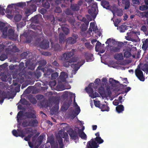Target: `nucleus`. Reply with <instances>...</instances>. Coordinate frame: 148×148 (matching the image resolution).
<instances>
[{
	"label": "nucleus",
	"mask_w": 148,
	"mask_h": 148,
	"mask_svg": "<svg viewBox=\"0 0 148 148\" xmlns=\"http://www.w3.org/2000/svg\"><path fill=\"white\" fill-rule=\"evenodd\" d=\"M75 50L73 49L70 51L66 52L64 53L63 56L64 58V60H68L69 61L66 62L64 64V66L66 67H69L70 65L69 64V63H71L73 62L71 65H72V67L73 68L74 71L76 72L80 68V67L82 66L85 62V60H82L80 61L77 62L76 63V62L77 61V58H72L71 60V59L73 58V56L74 54Z\"/></svg>",
	"instance_id": "obj_1"
},
{
	"label": "nucleus",
	"mask_w": 148,
	"mask_h": 148,
	"mask_svg": "<svg viewBox=\"0 0 148 148\" xmlns=\"http://www.w3.org/2000/svg\"><path fill=\"white\" fill-rule=\"evenodd\" d=\"M41 75H12V77L14 78V77H17L16 81L21 84H22L24 81V78L23 77H27L29 79L32 80V81H28V84L29 85H32L35 82V79L32 77H35L37 79H38L41 77Z\"/></svg>",
	"instance_id": "obj_2"
},
{
	"label": "nucleus",
	"mask_w": 148,
	"mask_h": 148,
	"mask_svg": "<svg viewBox=\"0 0 148 148\" xmlns=\"http://www.w3.org/2000/svg\"><path fill=\"white\" fill-rule=\"evenodd\" d=\"M34 35V32L31 30H27L23 33V35L26 39V41L28 42H30Z\"/></svg>",
	"instance_id": "obj_3"
},
{
	"label": "nucleus",
	"mask_w": 148,
	"mask_h": 148,
	"mask_svg": "<svg viewBox=\"0 0 148 148\" xmlns=\"http://www.w3.org/2000/svg\"><path fill=\"white\" fill-rule=\"evenodd\" d=\"M68 134L70 136L71 139L74 140H76L78 138V134L75 130H73L72 128L69 129L67 131Z\"/></svg>",
	"instance_id": "obj_4"
},
{
	"label": "nucleus",
	"mask_w": 148,
	"mask_h": 148,
	"mask_svg": "<svg viewBox=\"0 0 148 148\" xmlns=\"http://www.w3.org/2000/svg\"><path fill=\"white\" fill-rule=\"evenodd\" d=\"M30 5L29 8L27 9L25 11V13L26 16H29L32 12H35L36 10V5L33 3H31Z\"/></svg>",
	"instance_id": "obj_5"
},
{
	"label": "nucleus",
	"mask_w": 148,
	"mask_h": 148,
	"mask_svg": "<svg viewBox=\"0 0 148 148\" xmlns=\"http://www.w3.org/2000/svg\"><path fill=\"white\" fill-rule=\"evenodd\" d=\"M29 57L27 59H26V60H25L26 62H25V65L27 67L29 66L28 68L29 69L33 70L34 69L33 66L30 67L31 66L29 65L31 61H33L34 59V56L32 55V53L29 54Z\"/></svg>",
	"instance_id": "obj_6"
},
{
	"label": "nucleus",
	"mask_w": 148,
	"mask_h": 148,
	"mask_svg": "<svg viewBox=\"0 0 148 148\" xmlns=\"http://www.w3.org/2000/svg\"><path fill=\"white\" fill-rule=\"evenodd\" d=\"M8 37L11 40H16L17 39L18 36L14 32V31L12 29H10L8 32Z\"/></svg>",
	"instance_id": "obj_7"
},
{
	"label": "nucleus",
	"mask_w": 148,
	"mask_h": 148,
	"mask_svg": "<svg viewBox=\"0 0 148 148\" xmlns=\"http://www.w3.org/2000/svg\"><path fill=\"white\" fill-rule=\"evenodd\" d=\"M99 147V145L92 140L88 141L87 143L86 148H98Z\"/></svg>",
	"instance_id": "obj_8"
},
{
	"label": "nucleus",
	"mask_w": 148,
	"mask_h": 148,
	"mask_svg": "<svg viewBox=\"0 0 148 148\" xmlns=\"http://www.w3.org/2000/svg\"><path fill=\"white\" fill-rule=\"evenodd\" d=\"M49 42L48 40H43L40 44V47L43 49H47L49 47Z\"/></svg>",
	"instance_id": "obj_9"
},
{
	"label": "nucleus",
	"mask_w": 148,
	"mask_h": 148,
	"mask_svg": "<svg viewBox=\"0 0 148 148\" xmlns=\"http://www.w3.org/2000/svg\"><path fill=\"white\" fill-rule=\"evenodd\" d=\"M19 51V49L15 46H13L12 48L8 47L6 49L5 52L7 53H11L12 52L15 53L18 52Z\"/></svg>",
	"instance_id": "obj_10"
},
{
	"label": "nucleus",
	"mask_w": 148,
	"mask_h": 148,
	"mask_svg": "<svg viewBox=\"0 0 148 148\" xmlns=\"http://www.w3.org/2000/svg\"><path fill=\"white\" fill-rule=\"evenodd\" d=\"M24 66V63L23 62H21L20 63L19 66L17 67L18 68L17 69L16 68L15 69V71H14V73L13 74H21L20 71H21L22 69L23 68Z\"/></svg>",
	"instance_id": "obj_11"
},
{
	"label": "nucleus",
	"mask_w": 148,
	"mask_h": 148,
	"mask_svg": "<svg viewBox=\"0 0 148 148\" xmlns=\"http://www.w3.org/2000/svg\"><path fill=\"white\" fill-rule=\"evenodd\" d=\"M76 42V40H75V39H74L73 37H68L66 40V47H67V46L69 45H72L74 44Z\"/></svg>",
	"instance_id": "obj_12"
},
{
	"label": "nucleus",
	"mask_w": 148,
	"mask_h": 148,
	"mask_svg": "<svg viewBox=\"0 0 148 148\" xmlns=\"http://www.w3.org/2000/svg\"><path fill=\"white\" fill-rule=\"evenodd\" d=\"M97 9L91 8L88 10V13L92 16V18L94 19L96 16V10Z\"/></svg>",
	"instance_id": "obj_13"
},
{
	"label": "nucleus",
	"mask_w": 148,
	"mask_h": 148,
	"mask_svg": "<svg viewBox=\"0 0 148 148\" xmlns=\"http://www.w3.org/2000/svg\"><path fill=\"white\" fill-rule=\"evenodd\" d=\"M29 127H35L37 126L38 122L36 119H32L29 121Z\"/></svg>",
	"instance_id": "obj_14"
},
{
	"label": "nucleus",
	"mask_w": 148,
	"mask_h": 148,
	"mask_svg": "<svg viewBox=\"0 0 148 148\" xmlns=\"http://www.w3.org/2000/svg\"><path fill=\"white\" fill-rule=\"evenodd\" d=\"M101 5L104 8H105L106 9H109L110 7L109 3L108 1L103 0L101 2Z\"/></svg>",
	"instance_id": "obj_15"
},
{
	"label": "nucleus",
	"mask_w": 148,
	"mask_h": 148,
	"mask_svg": "<svg viewBox=\"0 0 148 148\" xmlns=\"http://www.w3.org/2000/svg\"><path fill=\"white\" fill-rule=\"evenodd\" d=\"M143 43L142 48L144 50H146L148 48V39H145L142 40Z\"/></svg>",
	"instance_id": "obj_16"
},
{
	"label": "nucleus",
	"mask_w": 148,
	"mask_h": 148,
	"mask_svg": "<svg viewBox=\"0 0 148 148\" xmlns=\"http://www.w3.org/2000/svg\"><path fill=\"white\" fill-rule=\"evenodd\" d=\"M59 109L58 105H55L50 110V113L52 115L55 114L58 112Z\"/></svg>",
	"instance_id": "obj_17"
},
{
	"label": "nucleus",
	"mask_w": 148,
	"mask_h": 148,
	"mask_svg": "<svg viewBox=\"0 0 148 148\" xmlns=\"http://www.w3.org/2000/svg\"><path fill=\"white\" fill-rule=\"evenodd\" d=\"M25 116L27 119L33 118L35 119L36 118V114L32 112L25 113Z\"/></svg>",
	"instance_id": "obj_18"
},
{
	"label": "nucleus",
	"mask_w": 148,
	"mask_h": 148,
	"mask_svg": "<svg viewBox=\"0 0 148 148\" xmlns=\"http://www.w3.org/2000/svg\"><path fill=\"white\" fill-rule=\"evenodd\" d=\"M98 29L97 27H95V23L94 22H91L90 24V27L89 28V30L91 32L92 31L95 32Z\"/></svg>",
	"instance_id": "obj_19"
},
{
	"label": "nucleus",
	"mask_w": 148,
	"mask_h": 148,
	"mask_svg": "<svg viewBox=\"0 0 148 148\" xmlns=\"http://www.w3.org/2000/svg\"><path fill=\"white\" fill-rule=\"evenodd\" d=\"M109 82L110 84L113 87H115L117 86V84H120V83L118 81L113 79V78H110Z\"/></svg>",
	"instance_id": "obj_20"
},
{
	"label": "nucleus",
	"mask_w": 148,
	"mask_h": 148,
	"mask_svg": "<svg viewBox=\"0 0 148 148\" xmlns=\"http://www.w3.org/2000/svg\"><path fill=\"white\" fill-rule=\"evenodd\" d=\"M42 6L45 8L48 9L49 8L50 4L47 0H42Z\"/></svg>",
	"instance_id": "obj_21"
},
{
	"label": "nucleus",
	"mask_w": 148,
	"mask_h": 148,
	"mask_svg": "<svg viewBox=\"0 0 148 148\" xmlns=\"http://www.w3.org/2000/svg\"><path fill=\"white\" fill-rule=\"evenodd\" d=\"M92 140L99 144H102L103 142V140L101 139V137H96L95 138H92L91 139L90 141H92Z\"/></svg>",
	"instance_id": "obj_22"
},
{
	"label": "nucleus",
	"mask_w": 148,
	"mask_h": 148,
	"mask_svg": "<svg viewBox=\"0 0 148 148\" xmlns=\"http://www.w3.org/2000/svg\"><path fill=\"white\" fill-rule=\"evenodd\" d=\"M80 108H79V107H78L77 108H76V110H75V111H73L72 112V114H71V116L72 117L74 118L76 116H77V115L80 112Z\"/></svg>",
	"instance_id": "obj_23"
},
{
	"label": "nucleus",
	"mask_w": 148,
	"mask_h": 148,
	"mask_svg": "<svg viewBox=\"0 0 148 148\" xmlns=\"http://www.w3.org/2000/svg\"><path fill=\"white\" fill-rule=\"evenodd\" d=\"M116 110L118 113H122L124 110V106L122 105H118L116 107Z\"/></svg>",
	"instance_id": "obj_24"
},
{
	"label": "nucleus",
	"mask_w": 148,
	"mask_h": 148,
	"mask_svg": "<svg viewBox=\"0 0 148 148\" xmlns=\"http://www.w3.org/2000/svg\"><path fill=\"white\" fill-rule=\"evenodd\" d=\"M78 135L82 139L86 140L87 139L86 135L83 131L79 130L78 131Z\"/></svg>",
	"instance_id": "obj_25"
},
{
	"label": "nucleus",
	"mask_w": 148,
	"mask_h": 148,
	"mask_svg": "<svg viewBox=\"0 0 148 148\" xmlns=\"http://www.w3.org/2000/svg\"><path fill=\"white\" fill-rule=\"evenodd\" d=\"M70 8L72 10L75 11H78L80 7L76 4H73L71 5Z\"/></svg>",
	"instance_id": "obj_26"
},
{
	"label": "nucleus",
	"mask_w": 148,
	"mask_h": 148,
	"mask_svg": "<svg viewBox=\"0 0 148 148\" xmlns=\"http://www.w3.org/2000/svg\"><path fill=\"white\" fill-rule=\"evenodd\" d=\"M98 108L101 109V110L102 112H108L109 111V108L107 105L105 104H102V106H100V107Z\"/></svg>",
	"instance_id": "obj_27"
},
{
	"label": "nucleus",
	"mask_w": 148,
	"mask_h": 148,
	"mask_svg": "<svg viewBox=\"0 0 148 148\" xmlns=\"http://www.w3.org/2000/svg\"><path fill=\"white\" fill-rule=\"evenodd\" d=\"M110 51L112 53L119 52L120 51V47H112L110 49Z\"/></svg>",
	"instance_id": "obj_28"
},
{
	"label": "nucleus",
	"mask_w": 148,
	"mask_h": 148,
	"mask_svg": "<svg viewBox=\"0 0 148 148\" xmlns=\"http://www.w3.org/2000/svg\"><path fill=\"white\" fill-rule=\"evenodd\" d=\"M32 128L31 127L29 128H24L23 130H20V131L23 132L24 133L28 134L30 133H32Z\"/></svg>",
	"instance_id": "obj_29"
},
{
	"label": "nucleus",
	"mask_w": 148,
	"mask_h": 148,
	"mask_svg": "<svg viewBox=\"0 0 148 148\" xmlns=\"http://www.w3.org/2000/svg\"><path fill=\"white\" fill-rule=\"evenodd\" d=\"M122 3L125 5V9H128L130 5V2L129 0H122Z\"/></svg>",
	"instance_id": "obj_30"
},
{
	"label": "nucleus",
	"mask_w": 148,
	"mask_h": 148,
	"mask_svg": "<svg viewBox=\"0 0 148 148\" xmlns=\"http://www.w3.org/2000/svg\"><path fill=\"white\" fill-rule=\"evenodd\" d=\"M51 100L55 105H59V98L57 96H53L51 98Z\"/></svg>",
	"instance_id": "obj_31"
},
{
	"label": "nucleus",
	"mask_w": 148,
	"mask_h": 148,
	"mask_svg": "<svg viewBox=\"0 0 148 148\" xmlns=\"http://www.w3.org/2000/svg\"><path fill=\"white\" fill-rule=\"evenodd\" d=\"M30 53H32L31 52H29V51L27 52H24L22 53L21 55V57L23 58L27 59L29 57V54Z\"/></svg>",
	"instance_id": "obj_32"
},
{
	"label": "nucleus",
	"mask_w": 148,
	"mask_h": 148,
	"mask_svg": "<svg viewBox=\"0 0 148 148\" xmlns=\"http://www.w3.org/2000/svg\"><path fill=\"white\" fill-rule=\"evenodd\" d=\"M70 105L69 103L67 102H64V103L63 105L61 107L62 110L63 111H66L68 109Z\"/></svg>",
	"instance_id": "obj_33"
},
{
	"label": "nucleus",
	"mask_w": 148,
	"mask_h": 148,
	"mask_svg": "<svg viewBox=\"0 0 148 148\" xmlns=\"http://www.w3.org/2000/svg\"><path fill=\"white\" fill-rule=\"evenodd\" d=\"M114 57L116 60H121L123 59L122 54L121 53L115 54Z\"/></svg>",
	"instance_id": "obj_34"
},
{
	"label": "nucleus",
	"mask_w": 148,
	"mask_h": 148,
	"mask_svg": "<svg viewBox=\"0 0 148 148\" xmlns=\"http://www.w3.org/2000/svg\"><path fill=\"white\" fill-rule=\"evenodd\" d=\"M57 72H54V71L51 69H47V73H45L44 74H58Z\"/></svg>",
	"instance_id": "obj_35"
},
{
	"label": "nucleus",
	"mask_w": 148,
	"mask_h": 148,
	"mask_svg": "<svg viewBox=\"0 0 148 148\" xmlns=\"http://www.w3.org/2000/svg\"><path fill=\"white\" fill-rule=\"evenodd\" d=\"M65 38V36L62 33H60L59 35V41L60 43H62L64 41Z\"/></svg>",
	"instance_id": "obj_36"
},
{
	"label": "nucleus",
	"mask_w": 148,
	"mask_h": 148,
	"mask_svg": "<svg viewBox=\"0 0 148 148\" xmlns=\"http://www.w3.org/2000/svg\"><path fill=\"white\" fill-rule=\"evenodd\" d=\"M38 17L39 16L38 15H36L34 17H32L31 20L32 22L35 23H38L39 22Z\"/></svg>",
	"instance_id": "obj_37"
},
{
	"label": "nucleus",
	"mask_w": 148,
	"mask_h": 148,
	"mask_svg": "<svg viewBox=\"0 0 148 148\" xmlns=\"http://www.w3.org/2000/svg\"><path fill=\"white\" fill-rule=\"evenodd\" d=\"M43 66H41V65H40L37 68V69L36 70V73H34V74H40V72H38V71H42L44 72L45 69L43 67Z\"/></svg>",
	"instance_id": "obj_38"
},
{
	"label": "nucleus",
	"mask_w": 148,
	"mask_h": 148,
	"mask_svg": "<svg viewBox=\"0 0 148 148\" xmlns=\"http://www.w3.org/2000/svg\"><path fill=\"white\" fill-rule=\"evenodd\" d=\"M58 142L59 145L60 147L62 148L64 147V144L63 143V140L61 137L57 138Z\"/></svg>",
	"instance_id": "obj_39"
},
{
	"label": "nucleus",
	"mask_w": 148,
	"mask_h": 148,
	"mask_svg": "<svg viewBox=\"0 0 148 148\" xmlns=\"http://www.w3.org/2000/svg\"><path fill=\"white\" fill-rule=\"evenodd\" d=\"M68 77V75H60L59 78L62 82H65L66 78Z\"/></svg>",
	"instance_id": "obj_40"
},
{
	"label": "nucleus",
	"mask_w": 148,
	"mask_h": 148,
	"mask_svg": "<svg viewBox=\"0 0 148 148\" xmlns=\"http://www.w3.org/2000/svg\"><path fill=\"white\" fill-rule=\"evenodd\" d=\"M23 115V112L22 111H20L18 112L17 114V121L19 122V120H21V117Z\"/></svg>",
	"instance_id": "obj_41"
},
{
	"label": "nucleus",
	"mask_w": 148,
	"mask_h": 148,
	"mask_svg": "<svg viewBox=\"0 0 148 148\" xmlns=\"http://www.w3.org/2000/svg\"><path fill=\"white\" fill-rule=\"evenodd\" d=\"M127 27L126 25H122L119 27V29L121 32H123L127 29Z\"/></svg>",
	"instance_id": "obj_42"
},
{
	"label": "nucleus",
	"mask_w": 148,
	"mask_h": 148,
	"mask_svg": "<svg viewBox=\"0 0 148 148\" xmlns=\"http://www.w3.org/2000/svg\"><path fill=\"white\" fill-rule=\"evenodd\" d=\"M22 18V16L19 14L16 15L14 17V19L16 22L19 21Z\"/></svg>",
	"instance_id": "obj_43"
},
{
	"label": "nucleus",
	"mask_w": 148,
	"mask_h": 148,
	"mask_svg": "<svg viewBox=\"0 0 148 148\" xmlns=\"http://www.w3.org/2000/svg\"><path fill=\"white\" fill-rule=\"evenodd\" d=\"M10 75H0V76H1L0 79L3 82H5L7 80V76H9Z\"/></svg>",
	"instance_id": "obj_44"
},
{
	"label": "nucleus",
	"mask_w": 148,
	"mask_h": 148,
	"mask_svg": "<svg viewBox=\"0 0 148 148\" xmlns=\"http://www.w3.org/2000/svg\"><path fill=\"white\" fill-rule=\"evenodd\" d=\"M112 95V92L109 89H107V91L104 92V97H110Z\"/></svg>",
	"instance_id": "obj_45"
},
{
	"label": "nucleus",
	"mask_w": 148,
	"mask_h": 148,
	"mask_svg": "<svg viewBox=\"0 0 148 148\" xmlns=\"http://www.w3.org/2000/svg\"><path fill=\"white\" fill-rule=\"evenodd\" d=\"M21 124H22V126L23 127H29V121L26 120H24V121L22 122Z\"/></svg>",
	"instance_id": "obj_46"
},
{
	"label": "nucleus",
	"mask_w": 148,
	"mask_h": 148,
	"mask_svg": "<svg viewBox=\"0 0 148 148\" xmlns=\"http://www.w3.org/2000/svg\"><path fill=\"white\" fill-rule=\"evenodd\" d=\"M101 45V43L100 42H99V41H97V43L95 45V51L96 52L99 51V49Z\"/></svg>",
	"instance_id": "obj_47"
},
{
	"label": "nucleus",
	"mask_w": 148,
	"mask_h": 148,
	"mask_svg": "<svg viewBox=\"0 0 148 148\" xmlns=\"http://www.w3.org/2000/svg\"><path fill=\"white\" fill-rule=\"evenodd\" d=\"M135 74H143V73L140 69V66L139 65L138 66L137 68L135 70Z\"/></svg>",
	"instance_id": "obj_48"
},
{
	"label": "nucleus",
	"mask_w": 148,
	"mask_h": 148,
	"mask_svg": "<svg viewBox=\"0 0 148 148\" xmlns=\"http://www.w3.org/2000/svg\"><path fill=\"white\" fill-rule=\"evenodd\" d=\"M7 28H5L3 29L2 31L3 37L4 38H5L7 37Z\"/></svg>",
	"instance_id": "obj_49"
},
{
	"label": "nucleus",
	"mask_w": 148,
	"mask_h": 148,
	"mask_svg": "<svg viewBox=\"0 0 148 148\" xmlns=\"http://www.w3.org/2000/svg\"><path fill=\"white\" fill-rule=\"evenodd\" d=\"M42 0H31L27 2V4L28 5H29V4L31 3H31H33L35 5V4H36L38 3H40L41 2H42Z\"/></svg>",
	"instance_id": "obj_50"
},
{
	"label": "nucleus",
	"mask_w": 148,
	"mask_h": 148,
	"mask_svg": "<svg viewBox=\"0 0 148 148\" xmlns=\"http://www.w3.org/2000/svg\"><path fill=\"white\" fill-rule=\"evenodd\" d=\"M25 23L23 22H21L19 23H17L16 24L17 27V29L18 30L20 28H22L25 25Z\"/></svg>",
	"instance_id": "obj_51"
},
{
	"label": "nucleus",
	"mask_w": 148,
	"mask_h": 148,
	"mask_svg": "<svg viewBox=\"0 0 148 148\" xmlns=\"http://www.w3.org/2000/svg\"><path fill=\"white\" fill-rule=\"evenodd\" d=\"M8 58L7 54L4 53L2 54L0 56V60L1 61H3L6 59Z\"/></svg>",
	"instance_id": "obj_52"
},
{
	"label": "nucleus",
	"mask_w": 148,
	"mask_h": 148,
	"mask_svg": "<svg viewBox=\"0 0 148 148\" xmlns=\"http://www.w3.org/2000/svg\"><path fill=\"white\" fill-rule=\"evenodd\" d=\"M136 77H137L138 79L140 81H144L145 80V77H144V75H135Z\"/></svg>",
	"instance_id": "obj_53"
},
{
	"label": "nucleus",
	"mask_w": 148,
	"mask_h": 148,
	"mask_svg": "<svg viewBox=\"0 0 148 148\" xmlns=\"http://www.w3.org/2000/svg\"><path fill=\"white\" fill-rule=\"evenodd\" d=\"M62 29L64 34L66 35H67L69 33V30L68 28L66 27H62Z\"/></svg>",
	"instance_id": "obj_54"
},
{
	"label": "nucleus",
	"mask_w": 148,
	"mask_h": 148,
	"mask_svg": "<svg viewBox=\"0 0 148 148\" xmlns=\"http://www.w3.org/2000/svg\"><path fill=\"white\" fill-rule=\"evenodd\" d=\"M85 56L87 62L90 61L92 60V56L91 54H86Z\"/></svg>",
	"instance_id": "obj_55"
},
{
	"label": "nucleus",
	"mask_w": 148,
	"mask_h": 148,
	"mask_svg": "<svg viewBox=\"0 0 148 148\" xmlns=\"http://www.w3.org/2000/svg\"><path fill=\"white\" fill-rule=\"evenodd\" d=\"M38 63L40 65L44 66L46 65L47 62L46 60H42L39 61Z\"/></svg>",
	"instance_id": "obj_56"
},
{
	"label": "nucleus",
	"mask_w": 148,
	"mask_h": 148,
	"mask_svg": "<svg viewBox=\"0 0 148 148\" xmlns=\"http://www.w3.org/2000/svg\"><path fill=\"white\" fill-rule=\"evenodd\" d=\"M148 9L147 5H143L140 7L139 9L141 11L147 10Z\"/></svg>",
	"instance_id": "obj_57"
},
{
	"label": "nucleus",
	"mask_w": 148,
	"mask_h": 148,
	"mask_svg": "<svg viewBox=\"0 0 148 148\" xmlns=\"http://www.w3.org/2000/svg\"><path fill=\"white\" fill-rule=\"evenodd\" d=\"M143 71L145 72L146 73H148V65L145 64L142 67V69Z\"/></svg>",
	"instance_id": "obj_58"
},
{
	"label": "nucleus",
	"mask_w": 148,
	"mask_h": 148,
	"mask_svg": "<svg viewBox=\"0 0 148 148\" xmlns=\"http://www.w3.org/2000/svg\"><path fill=\"white\" fill-rule=\"evenodd\" d=\"M16 67H18V66L16 65H11L9 66V69L11 71L13 72L14 70L15 69Z\"/></svg>",
	"instance_id": "obj_59"
},
{
	"label": "nucleus",
	"mask_w": 148,
	"mask_h": 148,
	"mask_svg": "<svg viewBox=\"0 0 148 148\" xmlns=\"http://www.w3.org/2000/svg\"><path fill=\"white\" fill-rule=\"evenodd\" d=\"M85 90L86 92L90 94H92L94 92L92 88L86 87Z\"/></svg>",
	"instance_id": "obj_60"
},
{
	"label": "nucleus",
	"mask_w": 148,
	"mask_h": 148,
	"mask_svg": "<svg viewBox=\"0 0 148 148\" xmlns=\"http://www.w3.org/2000/svg\"><path fill=\"white\" fill-rule=\"evenodd\" d=\"M43 139V137L41 135L39 136L37 138V142L38 143L39 145H41L42 142V139Z\"/></svg>",
	"instance_id": "obj_61"
},
{
	"label": "nucleus",
	"mask_w": 148,
	"mask_h": 148,
	"mask_svg": "<svg viewBox=\"0 0 148 148\" xmlns=\"http://www.w3.org/2000/svg\"><path fill=\"white\" fill-rule=\"evenodd\" d=\"M88 26L84 24H82L81 25V30L82 31H85L87 30L88 28Z\"/></svg>",
	"instance_id": "obj_62"
},
{
	"label": "nucleus",
	"mask_w": 148,
	"mask_h": 148,
	"mask_svg": "<svg viewBox=\"0 0 148 148\" xmlns=\"http://www.w3.org/2000/svg\"><path fill=\"white\" fill-rule=\"evenodd\" d=\"M12 134H13V135L16 137H18L19 136V134L18 132H17V131L15 129H14L12 131Z\"/></svg>",
	"instance_id": "obj_63"
},
{
	"label": "nucleus",
	"mask_w": 148,
	"mask_h": 148,
	"mask_svg": "<svg viewBox=\"0 0 148 148\" xmlns=\"http://www.w3.org/2000/svg\"><path fill=\"white\" fill-rule=\"evenodd\" d=\"M16 6L20 7H23V6H26V3H25L19 2L16 4Z\"/></svg>",
	"instance_id": "obj_64"
}]
</instances>
